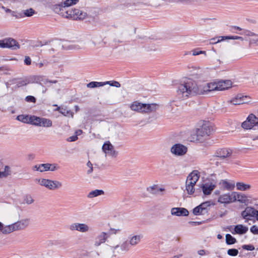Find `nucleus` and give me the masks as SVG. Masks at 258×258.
Returning <instances> with one entry per match:
<instances>
[{
	"mask_svg": "<svg viewBox=\"0 0 258 258\" xmlns=\"http://www.w3.org/2000/svg\"><path fill=\"white\" fill-rule=\"evenodd\" d=\"M217 86V82H211L198 86L192 80L186 79L178 85L177 95L179 99H184L189 96L206 94L213 91H218Z\"/></svg>",
	"mask_w": 258,
	"mask_h": 258,
	"instance_id": "obj_1",
	"label": "nucleus"
},
{
	"mask_svg": "<svg viewBox=\"0 0 258 258\" xmlns=\"http://www.w3.org/2000/svg\"><path fill=\"white\" fill-rule=\"evenodd\" d=\"M53 11L62 17L73 20H83L87 16V13L79 9H67L63 3L53 6Z\"/></svg>",
	"mask_w": 258,
	"mask_h": 258,
	"instance_id": "obj_2",
	"label": "nucleus"
},
{
	"mask_svg": "<svg viewBox=\"0 0 258 258\" xmlns=\"http://www.w3.org/2000/svg\"><path fill=\"white\" fill-rule=\"evenodd\" d=\"M159 105L155 103L145 104L138 101L133 102L130 106L131 109L133 111L147 113L156 111Z\"/></svg>",
	"mask_w": 258,
	"mask_h": 258,
	"instance_id": "obj_3",
	"label": "nucleus"
},
{
	"mask_svg": "<svg viewBox=\"0 0 258 258\" xmlns=\"http://www.w3.org/2000/svg\"><path fill=\"white\" fill-rule=\"evenodd\" d=\"M200 177L199 172L197 170H194L187 177L185 188L189 195H192L195 192V185Z\"/></svg>",
	"mask_w": 258,
	"mask_h": 258,
	"instance_id": "obj_4",
	"label": "nucleus"
},
{
	"mask_svg": "<svg viewBox=\"0 0 258 258\" xmlns=\"http://www.w3.org/2000/svg\"><path fill=\"white\" fill-rule=\"evenodd\" d=\"M241 216L245 222L251 220V218H255L258 221V210L252 206H247L244 211L241 213Z\"/></svg>",
	"mask_w": 258,
	"mask_h": 258,
	"instance_id": "obj_5",
	"label": "nucleus"
},
{
	"mask_svg": "<svg viewBox=\"0 0 258 258\" xmlns=\"http://www.w3.org/2000/svg\"><path fill=\"white\" fill-rule=\"evenodd\" d=\"M38 183L50 190H55L61 187L62 183L57 180H52L47 179H36Z\"/></svg>",
	"mask_w": 258,
	"mask_h": 258,
	"instance_id": "obj_6",
	"label": "nucleus"
},
{
	"mask_svg": "<svg viewBox=\"0 0 258 258\" xmlns=\"http://www.w3.org/2000/svg\"><path fill=\"white\" fill-rule=\"evenodd\" d=\"M212 128L208 124H203L201 128H198L196 132V140L201 141L202 138H206L210 136Z\"/></svg>",
	"mask_w": 258,
	"mask_h": 258,
	"instance_id": "obj_7",
	"label": "nucleus"
},
{
	"mask_svg": "<svg viewBox=\"0 0 258 258\" xmlns=\"http://www.w3.org/2000/svg\"><path fill=\"white\" fill-rule=\"evenodd\" d=\"M170 151L175 156H182L187 152V148L182 144H175L171 148Z\"/></svg>",
	"mask_w": 258,
	"mask_h": 258,
	"instance_id": "obj_8",
	"label": "nucleus"
},
{
	"mask_svg": "<svg viewBox=\"0 0 258 258\" xmlns=\"http://www.w3.org/2000/svg\"><path fill=\"white\" fill-rule=\"evenodd\" d=\"M71 231H77L81 233H87L90 230V227L85 223H74L69 226Z\"/></svg>",
	"mask_w": 258,
	"mask_h": 258,
	"instance_id": "obj_9",
	"label": "nucleus"
},
{
	"mask_svg": "<svg viewBox=\"0 0 258 258\" xmlns=\"http://www.w3.org/2000/svg\"><path fill=\"white\" fill-rule=\"evenodd\" d=\"M111 248L113 253H119L120 251L126 252L130 250L131 245L127 240L123 241L120 245L112 244Z\"/></svg>",
	"mask_w": 258,
	"mask_h": 258,
	"instance_id": "obj_10",
	"label": "nucleus"
},
{
	"mask_svg": "<svg viewBox=\"0 0 258 258\" xmlns=\"http://www.w3.org/2000/svg\"><path fill=\"white\" fill-rule=\"evenodd\" d=\"M233 198H234V202L237 201L241 204H244L245 206L251 203V202L250 201V197L244 194L238 193L234 191Z\"/></svg>",
	"mask_w": 258,
	"mask_h": 258,
	"instance_id": "obj_11",
	"label": "nucleus"
},
{
	"mask_svg": "<svg viewBox=\"0 0 258 258\" xmlns=\"http://www.w3.org/2000/svg\"><path fill=\"white\" fill-rule=\"evenodd\" d=\"M102 150L106 155L115 158L118 152L115 150L113 146L109 142L105 143L102 146Z\"/></svg>",
	"mask_w": 258,
	"mask_h": 258,
	"instance_id": "obj_12",
	"label": "nucleus"
},
{
	"mask_svg": "<svg viewBox=\"0 0 258 258\" xmlns=\"http://www.w3.org/2000/svg\"><path fill=\"white\" fill-rule=\"evenodd\" d=\"M233 194L234 191L221 195L218 198V202L225 204L234 202Z\"/></svg>",
	"mask_w": 258,
	"mask_h": 258,
	"instance_id": "obj_13",
	"label": "nucleus"
},
{
	"mask_svg": "<svg viewBox=\"0 0 258 258\" xmlns=\"http://www.w3.org/2000/svg\"><path fill=\"white\" fill-rule=\"evenodd\" d=\"M228 102L234 105L244 104L247 102V97L238 95L228 101Z\"/></svg>",
	"mask_w": 258,
	"mask_h": 258,
	"instance_id": "obj_14",
	"label": "nucleus"
},
{
	"mask_svg": "<svg viewBox=\"0 0 258 258\" xmlns=\"http://www.w3.org/2000/svg\"><path fill=\"white\" fill-rule=\"evenodd\" d=\"M216 181H213L211 182H206L203 184L202 188L203 193L205 195H210L212 191L215 188Z\"/></svg>",
	"mask_w": 258,
	"mask_h": 258,
	"instance_id": "obj_15",
	"label": "nucleus"
},
{
	"mask_svg": "<svg viewBox=\"0 0 258 258\" xmlns=\"http://www.w3.org/2000/svg\"><path fill=\"white\" fill-rule=\"evenodd\" d=\"M171 214L176 216H186L188 215V211L184 208H173L171 210Z\"/></svg>",
	"mask_w": 258,
	"mask_h": 258,
	"instance_id": "obj_16",
	"label": "nucleus"
},
{
	"mask_svg": "<svg viewBox=\"0 0 258 258\" xmlns=\"http://www.w3.org/2000/svg\"><path fill=\"white\" fill-rule=\"evenodd\" d=\"M107 238V233L104 232H101L96 237L94 241V245L95 246H99L101 244L104 243Z\"/></svg>",
	"mask_w": 258,
	"mask_h": 258,
	"instance_id": "obj_17",
	"label": "nucleus"
},
{
	"mask_svg": "<svg viewBox=\"0 0 258 258\" xmlns=\"http://www.w3.org/2000/svg\"><path fill=\"white\" fill-rule=\"evenodd\" d=\"M28 219H23L13 224L14 231L22 230L26 228L29 225Z\"/></svg>",
	"mask_w": 258,
	"mask_h": 258,
	"instance_id": "obj_18",
	"label": "nucleus"
},
{
	"mask_svg": "<svg viewBox=\"0 0 258 258\" xmlns=\"http://www.w3.org/2000/svg\"><path fill=\"white\" fill-rule=\"evenodd\" d=\"M232 153V150L230 149H221L217 151L215 156L222 159H224L230 157Z\"/></svg>",
	"mask_w": 258,
	"mask_h": 258,
	"instance_id": "obj_19",
	"label": "nucleus"
},
{
	"mask_svg": "<svg viewBox=\"0 0 258 258\" xmlns=\"http://www.w3.org/2000/svg\"><path fill=\"white\" fill-rule=\"evenodd\" d=\"M42 172L47 171H54L59 168V166L57 164L44 163L41 164Z\"/></svg>",
	"mask_w": 258,
	"mask_h": 258,
	"instance_id": "obj_20",
	"label": "nucleus"
},
{
	"mask_svg": "<svg viewBox=\"0 0 258 258\" xmlns=\"http://www.w3.org/2000/svg\"><path fill=\"white\" fill-rule=\"evenodd\" d=\"M7 47L16 50L20 48L18 43L14 39L11 38H5Z\"/></svg>",
	"mask_w": 258,
	"mask_h": 258,
	"instance_id": "obj_21",
	"label": "nucleus"
},
{
	"mask_svg": "<svg viewBox=\"0 0 258 258\" xmlns=\"http://www.w3.org/2000/svg\"><path fill=\"white\" fill-rule=\"evenodd\" d=\"M142 238L143 235L141 234L130 235L128 237V242L131 246H135L140 242Z\"/></svg>",
	"mask_w": 258,
	"mask_h": 258,
	"instance_id": "obj_22",
	"label": "nucleus"
},
{
	"mask_svg": "<svg viewBox=\"0 0 258 258\" xmlns=\"http://www.w3.org/2000/svg\"><path fill=\"white\" fill-rule=\"evenodd\" d=\"M218 91L227 89L232 86V82L230 80L220 81L217 82Z\"/></svg>",
	"mask_w": 258,
	"mask_h": 258,
	"instance_id": "obj_23",
	"label": "nucleus"
},
{
	"mask_svg": "<svg viewBox=\"0 0 258 258\" xmlns=\"http://www.w3.org/2000/svg\"><path fill=\"white\" fill-rule=\"evenodd\" d=\"M234 230V232H232L233 234L242 235L245 234L248 231V228L242 224H238L235 226Z\"/></svg>",
	"mask_w": 258,
	"mask_h": 258,
	"instance_id": "obj_24",
	"label": "nucleus"
},
{
	"mask_svg": "<svg viewBox=\"0 0 258 258\" xmlns=\"http://www.w3.org/2000/svg\"><path fill=\"white\" fill-rule=\"evenodd\" d=\"M247 119L253 126V130H258V118L254 114H250Z\"/></svg>",
	"mask_w": 258,
	"mask_h": 258,
	"instance_id": "obj_25",
	"label": "nucleus"
},
{
	"mask_svg": "<svg viewBox=\"0 0 258 258\" xmlns=\"http://www.w3.org/2000/svg\"><path fill=\"white\" fill-rule=\"evenodd\" d=\"M41 117L36 116H30L29 117L28 123L36 126H39Z\"/></svg>",
	"mask_w": 258,
	"mask_h": 258,
	"instance_id": "obj_26",
	"label": "nucleus"
},
{
	"mask_svg": "<svg viewBox=\"0 0 258 258\" xmlns=\"http://www.w3.org/2000/svg\"><path fill=\"white\" fill-rule=\"evenodd\" d=\"M104 192L103 190L101 189H95L94 190L91 191L88 195V198H93L94 197H96L98 196H100L102 195H104Z\"/></svg>",
	"mask_w": 258,
	"mask_h": 258,
	"instance_id": "obj_27",
	"label": "nucleus"
},
{
	"mask_svg": "<svg viewBox=\"0 0 258 258\" xmlns=\"http://www.w3.org/2000/svg\"><path fill=\"white\" fill-rule=\"evenodd\" d=\"M251 186L250 184H245L243 182H237L236 187L238 190L245 191L250 189Z\"/></svg>",
	"mask_w": 258,
	"mask_h": 258,
	"instance_id": "obj_28",
	"label": "nucleus"
},
{
	"mask_svg": "<svg viewBox=\"0 0 258 258\" xmlns=\"http://www.w3.org/2000/svg\"><path fill=\"white\" fill-rule=\"evenodd\" d=\"M39 124V126L50 127L52 126V121L49 119L41 117Z\"/></svg>",
	"mask_w": 258,
	"mask_h": 258,
	"instance_id": "obj_29",
	"label": "nucleus"
},
{
	"mask_svg": "<svg viewBox=\"0 0 258 258\" xmlns=\"http://www.w3.org/2000/svg\"><path fill=\"white\" fill-rule=\"evenodd\" d=\"M147 190L148 192L152 194H157L158 191H162L164 189L162 188H160L158 189L157 185H154L153 186L148 187L147 188Z\"/></svg>",
	"mask_w": 258,
	"mask_h": 258,
	"instance_id": "obj_30",
	"label": "nucleus"
},
{
	"mask_svg": "<svg viewBox=\"0 0 258 258\" xmlns=\"http://www.w3.org/2000/svg\"><path fill=\"white\" fill-rule=\"evenodd\" d=\"M36 13V12L32 8H29L27 10H24L22 11V14L23 15V17H30L32 16Z\"/></svg>",
	"mask_w": 258,
	"mask_h": 258,
	"instance_id": "obj_31",
	"label": "nucleus"
},
{
	"mask_svg": "<svg viewBox=\"0 0 258 258\" xmlns=\"http://www.w3.org/2000/svg\"><path fill=\"white\" fill-rule=\"evenodd\" d=\"M0 231L4 234H9L14 231L13 224L6 226L4 227L3 226V228Z\"/></svg>",
	"mask_w": 258,
	"mask_h": 258,
	"instance_id": "obj_32",
	"label": "nucleus"
},
{
	"mask_svg": "<svg viewBox=\"0 0 258 258\" xmlns=\"http://www.w3.org/2000/svg\"><path fill=\"white\" fill-rule=\"evenodd\" d=\"M226 243L228 245L234 244L236 242V239L230 234H227L225 236Z\"/></svg>",
	"mask_w": 258,
	"mask_h": 258,
	"instance_id": "obj_33",
	"label": "nucleus"
},
{
	"mask_svg": "<svg viewBox=\"0 0 258 258\" xmlns=\"http://www.w3.org/2000/svg\"><path fill=\"white\" fill-rule=\"evenodd\" d=\"M104 86V82H91L87 85V87L93 88Z\"/></svg>",
	"mask_w": 258,
	"mask_h": 258,
	"instance_id": "obj_34",
	"label": "nucleus"
},
{
	"mask_svg": "<svg viewBox=\"0 0 258 258\" xmlns=\"http://www.w3.org/2000/svg\"><path fill=\"white\" fill-rule=\"evenodd\" d=\"M249 121H250L247 118L246 120L242 123L241 126L244 129L253 130V126Z\"/></svg>",
	"mask_w": 258,
	"mask_h": 258,
	"instance_id": "obj_35",
	"label": "nucleus"
},
{
	"mask_svg": "<svg viewBox=\"0 0 258 258\" xmlns=\"http://www.w3.org/2000/svg\"><path fill=\"white\" fill-rule=\"evenodd\" d=\"M193 213L195 215H204L205 214L200 205L193 209Z\"/></svg>",
	"mask_w": 258,
	"mask_h": 258,
	"instance_id": "obj_36",
	"label": "nucleus"
},
{
	"mask_svg": "<svg viewBox=\"0 0 258 258\" xmlns=\"http://www.w3.org/2000/svg\"><path fill=\"white\" fill-rule=\"evenodd\" d=\"M78 2L79 0H66L63 2V4L65 5L67 9H69V7L76 4Z\"/></svg>",
	"mask_w": 258,
	"mask_h": 258,
	"instance_id": "obj_37",
	"label": "nucleus"
},
{
	"mask_svg": "<svg viewBox=\"0 0 258 258\" xmlns=\"http://www.w3.org/2000/svg\"><path fill=\"white\" fill-rule=\"evenodd\" d=\"M222 183L224 187L228 190H232L235 187V184L234 183L228 182L225 180H223Z\"/></svg>",
	"mask_w": 258,
	"mask_h": 258,
	"instance_id": "obj_38",
	"label": "nucleus"
},
{
	"mask_svg": "<svg viewBox=\"0 0 258 258\" xmlns=\"http://www.w3.org/2000/svg\"><path fill=\"white\" fill-rule=\"evenodd\" d=\"M29 117L30 116H29L28 115L25 116L24 115H20L17 117V120H18L20 121H22L23 122L28 123Z\"/></svg>",
	"mask_w": 258,
	"mask_h": 258,
	"instance_id": "obj_39",
	"label": "nucleus"
},
{
	"mask_svg": "<svg viewBox=\"0 0 258 258\" xmlns=\"http://www.w3.org/2000/svg\"><path fill=\"white\" fill-rule=\"evenodd\" d=\"M210 202L207 201L206 202H204L200 205L202 209H203V210L205 212V213H207L208 212V209L207 208L210 206Z\"/></svg>",
	"mask_w": 258,
	"mask_h": 258,
	"instance_id": "obj_40",
	"label": "nucleus"
},
{
	"mask_svg": "<svg viewBox=\"0 0 258 258\" xmlns=\"http://www.w3.org/2000/svg\"><path fill=\"white\" fill-rule=\"evenodd\" d=\"M192 55H198L199 54H204L205 55H206V52L205 51H202L200 50L199 48H196L191 51Z\"/></svg>",
	"mask_w": 258,
	"mask_h": 258,
	"instance_id": "obj_41",
	"label": "nucleus"
},
{
	"mask_svg": "<svg viewBox=\"0 0 258 258\" xmlns=\"http://www.w3.org/2000/svg\"><path fill=\"white\" fill-rule=\"evenodd\" d=\"M106 84H109L111 86H113L117 88H118L120 86V83L118 82L115 81L105 82L104 85Z\"/></svg>",
	"mask_w": 258,
	"mask_h": 258,
	"instance_id": "obj_42",
	"label": "nucleus"
},
{
	"mask_svg": "<svg viewBox=\"0 0 258 258\" xmlns=\"http://www.w3.org/2000/svg\"><path fill=\"white\" fill-rule=\"evenodd\" d=\"M227 254L230 256H235L238 254V250L235 248L229 249L227 251Z\"/></svg>",
	"mask_w": 258,
	"mask_h": 258,
	"instance_id": "obj_43",
	"label": "nucleus"
},
{
	"mask_svg": "<svg viewBox=\"0 0 258 258\" xmlns=\"http://www.w3.org/2000/svg\"><path fill=\"white\" fill-rule=\"evenodd\" d=\"M57 82V81L56 80L50 81L48 79H45L44 80H42V82L40 83V84L42 86H43V85H47V86H49L48 84H51V83L55 84Z\"/></svg>",
	"mask_w": 258,
	"mask_h": 258,
	"instance_id": "obj_44",
	"label": "nucleus"
},
{
	"mask_svg": "<svg viewBox=\"0 0 258 258\" xmlns=\"http://www.w3.org/2000/svg\"><path fill=\"white\" fill-rule=\"evenodd\" d=\"M59 112L63 114L64 116H68L69 114H71L73 116V114L70 110H68L66 108H61V110L59 111Z\"/></svg>",
	"mask_w": 258,
	"mask_h": 258,
	"instance_id": "obj_45",
	"label": "nucleus"
},
{
	"mask_svg": "<svg viewBox=\"0 0 258 258\" xmlns=\"http://www.w3.org/2000/svg\"><path fill=\"white\" fill-rule=\"evenodd\" d=\"M16 83L17 84V87L19 88L20 87L26 85L28 83L26 80H21L16 82Z\"/></svg>",
	"mask_w": 258,
	"mask_h": 258,
	"instance_id": "obj_46",
	"label": "nucleus"
},
{
	"mask_svg": "<svg viewBox=\"0 0 258 258\" xmlns=\"http://www.w3.org/2000/svg\"><path fill=\"white\" fill-rule=\"evenodd\" d=\"M48 64V62L46 60H43L39 62L36 63V66L38 67L39 68H41L44 66H47Z\"/></svg>",
	"mask_w": 258,
	"mask_h": 258,
	"instance_id": "obj_47",
	"label": "nucleus"
},
{
	"mask_svg": "<svg viewBox=\"0 0 258 258\" xmlns=\"http://www.w3.org/2000/svg\"><path fill=\"white\" fill-rule=\"evenodd\" d=\"M250 231L254 235H258V226L253 225L250 228Z\"/></svg>",
	"mask_w": 258,
	"mask_h": 258,
	"instance_id": "obj_48",
	"label": "nucleus"
},
{
	"mask_svg": "<svg viewBox=\"0 0 258 258\" xmlns=\"http://www.w3.org/2000/svg\"><path fill=\"white\" fill-rule=\"evenodd\" d=\"M240 34L246 35V36H257V34H256L254 33L251 32L249 30H244L243 31V32Z\"/></svg>",
	"mask_w": 258,
	"mask_h": 258,
	"instance_id": "obj_49",
	"label": "nucleus"
},
{
	"mask_svg": "<svg viewBox=\"0 0 258 258\" xmlns=\"http://www.w3.org/2000/svg\"><path fill=\"white\" fill-rule=\"evenodd\" d=\"M25 100L28 102L35 103L36 99L33 96H28L25 98Z\"/></svg>",
	"mask_w": 258,
	"mask_h": 258,
	"instance_id": "obj_50",
	"label": "nucleus"
},
{
	"mask_svg": "<svg viewBox=\"0 0 258 258\" xmlns=\"http://www.w3.org/2000/svg\"><path fill=\"white\" fill-rule=\"evenodd\" d=\"M242 248L245 250L252 251L254 249V247L253 245L249 244V245H243L242 246Z\"/></svg>",
	"mask_w": 258,
	"mask_h": 258,
	"instance_id": "obj_51",
	"label": "nucleus"
},
{
	"mask_svg": "<svg viewBox=\"0 0 258 258\" xmlns=\"http://www.w3.org/2000/svg\"><path fill=\"white\" fill-rule=\"evenodd\" d=\"M24 201H25V203H27V204H31L33 203L34 202L33 199L30 196H26L25 198Z\"/></svg>",
	"mask_w": 258,
	"mask_h": 258,
	"instance_id": "obj_52",
	"label": "nucleus"
},
{
	"mask_svg": "<svg viewBox=\"0 0 258 258\" xmlns=\"http://www.w3.org/2000/svg\"><path fill=\"white\" fill-rule=\"evenodd\" d=\"M87 166L89 168V169L87 170V174H90L93 171V165L90 161L87 163Z\"/></svg>",
	"mask_w": 258,
	"mask_h": 258,
	"instance_id": "obj_53",
	"label": "nucleus"
},
{
	"mask_svg": "<svg viewBox=\"0 0 258 258\" xmlns=\"http://www.w3.org/2000/svg\"><path fill=\"white\" fill-rule=\"evenodd\" d=\"M249 45H255L258 46V38L257 39H250L249 40Z\"/></svg>",
	"mask_w": 258,
	"mask_h": 258,
	"instance_id": "obj_54",
	"label": "nucleus"
},
{
	"mask_svg": "<svg viewBox=\"0 0 258 258\" xmlns=\"http://www.w3.org/2000/svg\"><path fill=\"white\" fill-rule=\"evenodd\" d=\"M11 15L13 17H15L17 19H19V18H23V14L22 13H19V14H17L15 12H14V11L12 12Z\"/></svg>",
	"mask_w": 258,
	"mask_h": 258,
	"instance_id": "obj_55",
	"label": "nucleus"
},
{
	"mask_svg": "<svg viewBox=\"0 0 258 258\" xmlns=\"http://www.w3.org/2000/svg\"><path fill=\"white\" fill-rule=\"evenodd\" d=\"M24 62L26 65H28V66L30 65L31 63V59L30 57L28 56H25V59H24Z\"/></svg>",
	"mask_w": 258,
	"mask_h": 258,
	"instance_id": "obj_56",
	"label": "nucleus"
},
{
	"mask_svg": "<svg viewBox=\"0 0 258 258\" xmlns=\"http://www.w3.org/2000/svg\"><path fill=\"white\" fill-rule=\"evenodd\" d=\"M32 169L34 171H39L42 172L41 164L36 165L33 166Z\"/></svg>",
	"mask_w": 258,
	"mask_h": 258,
	"instance_id": "obj_57",
	"label": "nucleus"
},
{
	"mask_svg": "<svg viewBox=\"0 0 258 258\" xmlns=\"http://www.w3.org/2000/svg\"><path fill=\"white\" fill-rule=\"evenodd\" d=\"M0 47L2 48H6V44L5 41V39L3 40H0Z\"/></svg>",
	"mask_w": 258,
	"mask_h": 258,
	"instance_id": "obj_58",
	"label": "nucleus"
},
{
	"mask_svg": "<svg viewBox=\"0 0 258 258\" xmlns=\"http://www.w3.org/2000/svg\"><path fill=\"white\" fill-rule=\"evenodd\" d=\"M71 49H80L83 48V47H81L78 44H74L70 46Z\"/></svg>",
	"mask_w": 258,
	"mask_h": 258,
	"instance_id": "obj_59",
	"label": "nucleus"
},
{
	"mask_svg": "<svg viewBox=\"0 0 258 258\" xmlns=\"http://www.w3.org/2000/svg\"><path fill=\"white\" fill-rule=\"evenodd\" d=\"M77 139H78V137L76 135H75V136H73L70 137L69 138L68 141L70 142H74V141H76Z\"/></svg>",
	"mask_w": 258,
	"mask_h": 258,
	"instance_id": "obj_60",
	"label": "nucleus"
},
{
	"mask_svg": "<svg viewBox=\"0 0 258 258\" xmlns=\"http://www.w3.org/2000/svg\"><path fill=\"white\" fill-rule=\"evenodd\" d=\"M4 172L5 173H8V176L11 174V170L10 168L8 166H6L5 167V171Z\"/></svg>",
	"mask_w": 258,
	"mask_h": 258,
	"instance_id": "obj_61",
	"label": "nucleus"
},
{
	"mask_svg": "<svg viewBox=\"0 0 258 258\" xmlns=\"http://www.w3.org/2000/svg\"><path fill=\"white\" fill-rule=\"evenodd\" d=\"M226 38L231 39H241L243 40L242 37L240 36H231V37H226Z\"/></svg>",
	"mask_w": 258,
	"mask_h": 258,
	"instance_id": "obj_62",
	"label": "nucleus"
},
{
	"mask_svg": "<svg viewBox=\"0 0 258 258\" xmlns=\"http://www.w3.org/2000/svg\"><path fill=\"white\" fill-rule=\"evenodd\" d=\"M254 132L253 133L255 135V137L253 138V140H258V130H253Z\"/></svg>",
	"mask_w": 258,
	"mask_h": 258,
	"instance_id": "obj_63",
	"label": "nucleus"
},
{
	"mask_svg": "<svg viewBox=\"0 0 258 258\" xmlns=\"http://www.w3.org/2000/svg\"><path fill=\"white\" fill-rule=\"evenodd\" d=\"M253 82L258 84V74L255 76Z\"/></svg>",
	"mask_w": 258,
	"mask_h": 258,
	"instance_id": "obj_64",
	"label": "nucleus"
}]
</instances>
